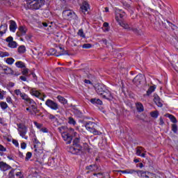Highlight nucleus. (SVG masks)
Listing matches in <instances>:
<instances>
[{"label":"nucleus","instance_id":"33","mask_svg":"<svg viewBox=\"0 0 178 178\" xmlns=\"http://www.w3.org/2000/svg\"><path fill=\"white\" fill-rule=\"evenodd\" d=\"M77 34L78 35H79V37H81L82 38H86V35L84 34V31H83V29H79Z\"/></svg>","mask_w":178,"mask_h":178},{"label":"nucleus","instance_id":"23","mask_svg":"<svg viewBox=\"0 0 178 178\" xmlns=\"http://www.w3.org/2000/svg\"><path fill=\"white\" fill-rule=\"evenodd\" d=\"M136 105L138 112H144V106H143V104L138 102Z\"/></svg>","mask_w":178,"mask_h":178},{"label":"nucleus","instance_id":"16","mask_svg":"<svg viewBox=\"0 0 178 178\" xmlns=\"http://www.w3.org/2000/svg\"><path fill=\"white\" fill-rule=\"evenodd\" d=\"M29 92H30L31 95H33V97H35L36 98L40 97V96L42 94L40 90H36L35 88H31L29 90Z\"/></svg>","mask_w":178,"mask_h":178},{"label":"nucleus","instance_id":"19","mask_svg":"<svg viewBox=\"0 0 178 178\" xmlns=\"http://www.w3.org/2000/svg\"><path fill=\"white\" fill-rule=\"evenodd\" d=\"M6 30H8V24H4L1 25L0 26V37H2L5 33H6Z\"/></svg>","mask_w":178,"mask_h":178},{"label":"nucleus","instance_id":"58","mask_svg":"<svg viewBox=\"0 0 178 178\" xmlns=\"http://www.w3.org/2000/svg\"><path fill=\"white\" fill-rule=\"evenodd\" d=\"M27 76H21L20 77H19V79H21V80H22V81H27Z\"/></svg>","mask_w":178,"mask_h":178},{"label":"nucleus","instance_id":"18","mask_svg":"<svg viewBox=\"0 0 178 178\" xmlns=\"http://www.w3.org/2000/svg\"><path fill=\"white\" fill-rule=\"evenodd\" d=\"M141 177L142 178H156V177H155V174H152L148 172H142Z\"/></svg>","mask_w":178,"mask_h":178},{"label":"nucleus","instance_id":"48","mask_svg":"<svg viewBox=\"0 0 178 178\" xmlns=\"http://www.w3.org/2000/svg\"><path fill=\"white\" fill-rule=\"evenodd\" d=\"M32 108H31L30 107H28L26 108V111L28 112H29V113H31V115H36L37 113H34V111H33V109L31 110Z\"/></svg>","mask_w":178,"mask_h":178},{"label":"nucleus","instance_id":"11","mask_svg":"<svg viewBox=\"0 0 178 178\" xmlns=\"http://www.w3.org/2000/svg\"><path fill=\"white\" fill-rule=\"evenodd\" d=\"M145 149L141 146H138L136 147V155L138 156H141V158H145Z\"/></svg>","mask_w":178,"mask_h":178},{"label":"nucleus","instance_id":"40","mask_svg":"<svg viewBox=\"0 0 178 178\" xmlns=\"http://www.w3.org/2000/svg\"><path fill=\"white\" fill-rule=\"evenodd\" d=\"M6 56H9V53L6 51H0V57L5 58Z\"/></svg>","mask_w":178,"mask_h":178},{"label":"nucleus","instance_id":"41","mask_svg":"<svg viewBox=\"0 0 178 178\" xmlns=\"http://www.w3.org/2000/svg\"><path fill=\"white\" fill-rule=\"evenodd\" d=\"M6 102H8V104H10V105H13V99H12V97H10V96H8L6 99Z\"/></svg>","mask_w":178,"mask_h":178},{"label":"nucleus","instance_id":"35","mask_svg":"<svg viewBox=\"0 0 178 178\" xmlns=\"http://www.w3.org/2000/svg\"><path fill=\"white\" fill-rule=\"evenodd\" d=\"M154 102L157 106H162V103L159 101V97H154Z\"/></svg>","mask_w":178,"mask_h":178},{"label":"nucleus","instance_id":"17","mask_svg":"<svg viewBox=\"0 0 178 178\" xmlns=\"http://www.w3.org/2000/svg\"><path fill=\"white\" fill-rule=\"evenodd\" d=\"M19 31L17 32V34L19 35V37L22 35H26L27 33V27L26 26H19Z\"/></svg>","mask_w":178,"mask_h":178},{"label":"nucleus","instance_id":"45","mask_svg":"<svg viewBox=\"0 0 178 178\" xmlns=\"http://www.w3.org/2000/svg\"><path fill=\"white\" fill-rule=\"evenodd\" d=\"M70 133H72L74 137H76V138H80L77 132H74V129H70Z\"/></svg>","mask_w":178,"mask_h":178},{"label":"nucleus","instance_id":"38","mask_svg":"<svg viewBox=\"0 0 178 178\" xmlns=\"http://www.w3.org/2000/svg\"><path fill=\"white\" fill-rule=\"evenodd\" d=\"M33 124L35 126V127H37V129H38L39 130H40L42 129V127H44V125L42 124H40L37 122H34Z\"/></svg>","mask_w":178,"mask_h":178},{"label":"nucleus","instance_id":"59","mask_svg":"<svg viewBox=\"0 0 178 178\" xmlns=\"http://www.w3.org/2000/svg\"><path fill=\"white\" fill-rule=\"evenodd\" d=\"M40 131H42V133H48V129L45 127H42Z\"/></svg>","mask_w":178,"mask_h":178},{"label":"nucleus","instance_id":"31","mask_svg":"<svg viewBox=\"0 0 178 178\" xmlns=\"http://www.w3.org/2000/svg\"><path fill=\"white\" fill-rule=\"evenodd\" d=\"M21 98L26 102L30 97L26 93L23 92L22 95H21Z\"/></svg>","mask_w":178,"mask_h":178},{"label":"nucleus","instance_id":"53","mask_svg":"<svg viewBox=\"0 0 178 178\" xmlns=\"http://www.w3.org/2000/svg\"><path fill=\"white\" fill-rule=\"evenodd\" d=\"M6 41L9 44L12 42V41H13V38L12 36H10L6 39Z\"/></svg>","mask_w":178,"mask_h":178},{"label":"nucleus","instance_id":"46","mask_svg":"<svg viewBox=\"0 0 178 178\" xmlns=\"http://www.w3.org/2000/svg\"><path fill=\"white\" fill-rule=\"evenodd\" d=\"M14 92L15 95H17V96L19 95L20 97H22L23 92H22V91L20 90V89H16L15 90H14Z\"/></svg>","mask_w":178,"mask_h":178},{"label":"nucleus","instance_id":"12","mask_svg":"<svg viewBox=\"0 0 178 178\" xmlns=\"http://www.w3.org/2000/svg\"><path fill=\"white\" fill-rule=\"evenodd\" d=\"M1 160V159L0 158V170H2V172H6V170H10V169H12L10 165Z\"/></svg>","mask_w":178,"mask_h":178},{"label":"nucleus","instance_id":"28","mask_svg":"<svg viewBox=\"0 0 178 178\" xmlns=\"http://www.w3.org/2000/svg\"><path fill=\"white\" fill-rule=\"evenodd\" d=\"M150 115L152 118H154V119H156V118L159 116V112H158V111H152L150 113Z\"/></svg>","mask_w":178,"mask_h":178},{"label":"nucleus","instance_id":"32","mask_svg":"<svg viewBox=\"0 0 178 178\" xmlns=\"http://www.w3.org/2000/svg\"><path fill=\"white\" fill-rule=\"evenodd\" d=\"M8 47L10 48H16V47H17V43L13 40L12 42H10V43H8Z\"/></svg>","mask_w":178,"mask_h":178},{"label":"nucleus","instance_id":"5","mask_svg":"<svg viewBox=\"0 0 178 178\" xmlns=\"http://www.w3.org/2000/svg\"><path fill=\"white\" fill-rule=\"evenodd\" d=\"M115 20L118 22V24L121 26V27H123V29H125L126 30H129V31H133L134 33H136V34L138 33V29L137 28L134 27H130L129 24L127 23L122 22V20H120L118 16L115 17Z\"/></svg>","mask_w":178,"mask_h":178},{"label":"nucleus","instance_id":"8","mask_svg":"<svg viewBox=\"0 0 178 178\" xmlns=\"http://www.w3.org/2000/svg\"><path fill=\"white\" fill-rule=\"evenodd\" d=\"M26 102L31 106V108L34 113H37V112H38V110L37 109V103H35L33 99L29 97Z\"/></svg>","mask_w":178,"mask_h":178},{"label":"nucleus","instance_id":"20","mask_svg":"<svg viewBox=\"0 0 178 178\" xmlns=\"http://www.w3.org/2000/svg\"><path fill=\"white\" fill-rule=\"evenodd\" d=\"M1 69L4 72L5 74H13V70L9 67H1Z\"/></svg>","mask_w":178,"mask_h":178},{"label":"nucleus","instance_id":"61","mask_svg":"<svg viewBox=\"0 0 178 178\" xmlns=\"http://www.w3.org/2000/svg\"><path fill=\"white\" fill-rule=\"evenodd\" d=\"M40 24L42 25V27H48V24L47 22H40Z\"/></svg>","mask_w":178,"mask_h":178},{"label":"nucleus","instance_id":"52","mask_svg":"<svg viewBox=\"0 0 178 178\" xmlns=\"http://www.w3.org/2000/svg\"><path fill=\"white\" fill-rule=\"evenodd\" d=\"M47 96L45 95H44L43 93H42L40 95V97H38L39 98V99H41V101H45V97Z\"/></svg>","mask_w":178,"mask_h":178},{"label":"nucleus","instance_id":"9","mask_svg":"<svg viewBox=\"0 0 178 178\" xmlns=\"http://www.w3.org/2000/svg\"><path fill=\"white\" fill-rule=\"evenodd\" d=\"M134 84L140 86L144 81V75L143 74H138L133 80Z\"/></svg>","mask_w":178,"mask_h":178},{"label":"nucleus","instance_id":"24","mask_svg":"<svg viewBox=\"0 0 178 178\" xmlns=\"http://www.w3.org/2000/svg\"><path fill=\"white\" fill-rule=\"evenodd\" d=\"M0 106L3 111H5V109H8V108H9V106H8L6 102H1Z\"/></svg>","mask_w":178,"mask_h":178},{"label":"nucleus","instance_id":"36","mask_svg":"<svg viewBox=\"0 0 178 178\" xmlns=\"http://www.w3.org/2000/svg\"><path fill=\"white\" fill-rule=\"evenodd\" d=\"M90 133H92L95 136H101V134H102L101 131L95 129V128L91 131Z\"/></svg>","mask_w":178,"mask_h":178},{"label":"nucleus","instance_id":"26","mask_svg":"<svg viewBox=\"0 0 178 178\" xmlns=\"http://www.w3.org/2000/svg\"><path fill=\"white\" fill-rule=\"evenodd\" d=\"M19 54H24L26 52V46L22 45L18 47Z\"/></svg>","mask_w":178,"mask_h":178},{"label":"nucleus","instance_id":"37","mask_svg":"<svg viewBox=\"0 0 178 178\" xmlns=\"http://www.w3.org/2000/svg\"><path fill=\"white\" fill-rule=\"evenodd\" d=\"M124 16H126V13L124 12H122V13H117L115 17H118V19L119 17L120 19H123Z\"/></svg>","mask_w":178,"mask_h":178},{"label":"nucleus","instance_id":"62","mask_svg":"<svg viewBox=\"0 0 178 178\" xmlns=\"http://www.w3.org/2000/svg\"><path fill=\"white\" fill-rule=\"evenodd\" d=\"M149 90L150 91H152V92H154L155 91V87H154V86H150V87L149 88Z\"/></svg>","mask_w":178,"mask_h":178},{"label":"nucleus","instance_id":"39","mask_svg":"<svg viewBox=\"0 0 178 178\" xmlns=\"http://www.w3.org/2000/svg\"><path fill=\"white\" fill-rule=\"evenodd\" d=\"M92 44L88 43V44H84L82 46V48L85 49H90V48H92Z\"/></svg>","mask_w":178,"mask_h":178},{"label":"nucleus","instance_id":"47","mask_svg":"<svg viewBox=\"0 0 178 178\" xmlns=\"http://www.w3.org/2000/svg\"><path fill=\"white\" fill-rule=\"evenodd\" d=\"M33 144H35L34 147H35V145H38V144H40V141L38 140V139H37L36 136H35L33 138Z\"/></svg>","mask_w":178,"mask_h":178},{"label":"nucleus","instance_id":"34","mask_svg":"<svg viewBox=\"0 0 178 178\" xmlns=\"http://www.w3.org/2000/svg\"><path fill=\"white\" fill-rule=\"evenodd\" d=\"M22 74L23 76H29V69L26 67L22 69Z\"/></svg>","mask_w":178,"mask_h":178},{"label":"nucleus","instance_id":"42","mask_svg":"<svg viewBox=\"0 0 178 178\" xmlns=\"http://www.w3.org/2000/svg\"><path fill=\"white\" fill-rule=\"evenodd\" d=\"M5 95H6V92L0 89V99H3V97H5Z\"/></svg>","mask_w":178,"mask_h":178},{"label":"nucleus","instance_id":"54","mask_svg":"<svg viewBox=\"0 0 178 178\" xmlns=\"http://www.w3.org/2000/svg\"><path fill=\"white\" fill-rule=\"evenodd\" d=\"M0 152H6V147H4L3 145L0 144Z\"/></svg>","mask_w":178,"mask_h":178},{"label":"nucleus","instance_id":"27","mask_svg":"<svg viewBox=\"0 0 178 178\" xmlns=\"http://www.w3.org/2000/svg\"><path fill=\"white\" fill-rule=\"evenodd\" d=\"M5 62L8 65H13L15 63V60L13 58H8L6 59Z\"/></svg>","mask_w":178,"mask_h":178},{"label":"nucleus","instance_id":"15","mask_svg":"<svg viewBox=\"0 0 178 178\" xmlns=\"http://www.w3.org/2000/svg\"><path fill=\"white\" fill-rule=\"evenodd\" d=\"M81 9L83 13L88 12V9H90V4H88L87 1H83L81 6Z\"/></svg>","mask_w":178,"mask_h":178},{"label":"nucleus","instance_id":"64","mask_svg":"<svg viewBox=\"0 0 178 178\" xmlns=\"http://www.w3.org/2000/svg\"><path fill=\"white\" fill-rule=\"evenodd\" d=\"M103 27L104 28L109 27V24L108 22H104L103 24Z\"/></svg>","mask_w":178,"mask_h":178},{"label":"nucleus","instance_id":"25","mask_svg":"<svg viewBox=\"0 0 178 178\" xmlns=\"http://www.w3.org/2000/svg\"><path fill=\"white\" fill-rule=\"evenodd\" d=\"M32 156H33V153H31V152H28L26 154V156H25L26 162H29V161H30V159H31Z\"/></svg>","mask_w":178,"mask_h":178},{"label":"nucleus","instance_id":"2","mask_svg":"<svg viewBox=\"0 0 178 178\" xmlns=\"http://www.w3.org/2000/svg\"><path fill=\"white\" fill-rule=\"evenodd\" d=\"M26 3L31 9L37 10L44 6L45 0H26Z\"/></svg>","mask_w":178,"mask_h":178},{"label":"nucleus","instance_id":"3","mask_svg":"<svg viewBox=\"0 0 178 178\" xmlns=\"http://www.w3.org/2000/svg\"><path fill=\"white\" fill-rule=\"evenodd\" d=\"M80 138H75V139L73 141L72 146L70 147L69 148V152H71V154H79L81 149H83V147L80 145Z\"/></svg>","mask_w":178,"mask_h":178},{"label":"nucleus","instance_id":"14","mask_svg":"<svg viewBox=\"0 0 178 178\" xmlns=\"http://www.w3.org/2000/svg\"><path fill=\"white\" fill-rule=\"evenodd\" d=\"M9 29L10 31H12V33H15L16 30L17 29V24H16V22L13 20H10Z\"/></svg>","mask_w":178,"mask_h":178},{"label":"nucleus","instance_id":"44","mask_svg":"<svg viewBox=\"0 0 178 178\" xmlns=\"http://www.w3.org/2000/svg\"><path fill=\"white\" fill-rule=\"evenodd\" d=\"M95 168V165H90L89 166H87L86 169H87V170H90V172H93V170H95V168Z\"/></svg>","mask_w":178,"mask_h":178},{"label":"nucleus","instance_id":"49","mask_svg":"<svg viewBox=\"0 0 178 178\" xmlns=\"http://www.w3.org/2000/svg\"><path fill=\"white\" fill-rule=\"evenodd\" d=\"M49 118L51 120H54V121H56L58 120V119L56 118V117H55V115H52V114H50L49 115Z\"/></svg>","mask_w":178,"mask_h":178},{"label":"nucleus","instance_id":"29","mask_svg":"<svg viewBox=\"0 0 178 178\" xmlns=\"http://www.w3.org/2000/svg\"><path fill=\"white\" fill-rule=\"evenodd\" d=\"M168 118L172 123H177V119L173 115L168 114Z\"/></svg>","mask_w":178,"mask_h":178},{"label":"nucleus","instance_id":"56","mask_svg":"<svg viewBox=\"0 0 178 178\" xmlns=\"http://www.w3.org/2000/svg\"><path fill=\"white\" fill-rule=\"evenodd\" d=\"M26 147H27V144H26V143H21L22 149H26Z\"/></svg>","mask_w":178,"mask_h":178},{"label":"nucleus","instance_id":"50","mask_svg":"<svg viewBox=\"0 0 178 178\" xmlns=\"http://www.w3.org/2000/svg\"><path fill=\"white\" fill-rule=\"evenodd\" d=\"M9 177H13L15 176V170L12 169L8 173Z\"/></svg>","mask_w":178,"mask_h":178},{"label":"nucleus","instance_id":"63","mask_svg":"<svg viewBox=\"0 0 178 178\" xmlns=\"http://www.w3.org/2000/svg\"><path fill=\"white\" fill-rule=\"evenodd\" d=\"M163 123H165V122H163V119H162V118H160V119H159V124H160L161 126H162V124H163Z\"/></svg>","mask_w":178,"mask_h":178},{"label":"nucleus","instance_id":"30","mask_svg":"<svg viewBox=\"0 0 178 178\" xmlns=\"http://www.w3.org/2000/svg\"><path fill=\"white\" fill-rule=\"evenodd\" d=\"M68 123L69 124H73V126H76V120L72 117L68 118Z\"/></svg>","mask_w":178,"mask_h":178},{"label":"nucleus","instance_id":"13","mask_svg":"<svg viewBox=\"0 0 178 178\" xmlns=\"http://www.w3.org/2000/svg\"><path fill=\"white\" fill-rule=\"evenodd\" d=\"M85 127H86L87 130H88L89 131H91L93 129H95V127H97V124H95V122L89 121V122H86Z\"/></svg>","mask_w":178,"mask_h":178},{"label":"nucleus","instance_id":"10","mask_svg":"<svg viewBox=\"0 0 178 178\" xmlns=\"http://www.w3.org/2000/svg\"><path fill=\"white\" fill-rule=\"evenodd\" d=\"M62 137H63V139L64 140V141L66 142V144L72 143V140H73V138L67 132H63L62 134Z\"/></svg>","mask_w":178,"mask_h":178},{"label":"nucleus","instance_id":"43","mask_svg":"<svg viewBox=\"0 0 178 178\" xmlns=\"http://www.w3.org/2000/svg\"><path fill=\"white\" fill-rule=\"evenodd\" d=\"M171 128L173 133H177V124H172Z\"/></svg>","mask_w":178,"mask_h":178},{"label":"nucleus","instance_id":"22","mask_svg":"<svg viewBox=\"0 0 178 178\" xmlns=\"http://www.w3.org/2000/svg\"><path fill=\"white\" fill-rule=\"evenodd\" d=\"M15 66L19 69H24V67H26V64H24L23 61H17L15 63Z\"/></svg>","mask_w":178,"mask_h":178},{"label":"nucleus","instance_id":"55","mask_svg":"<svg viewBox=\"0 0 178 178\" xmlns=\"http://www.w3.org/2000/svg\"><path fill=\"white\" fill-rule=\"evenodd\" d=\"M15 175L17 176V177L19 178H23V175L22 174V172H17Z\"/></svg>","mask_w":178,"mask_h":178},{"label":"nucleus","instance_id":"51","mask_svg":"<svg viewBox=\"0 0 178 178\" xmlns=\"http://www.w3.org/2000/svg\"><path fill=\"white\" fill-rule=\"evenodd\" d=\"M13 144L17 147H19V142L16 139H13Z\"/></svg>","mask_w":178,"mask_h":178},{"label":"nucleus","instance_id":"57","mask_svg":"<svg viewBox=\"0 0 178 178\" xmlns=\"http://www.w3.org/2000/svg\"><path fill=\"white\" fill-rule=\"evenodd\" d=\"M83 82L85 83V84H90L91 86H92V82H91V81L88 79H84Z\"/></svg>","mask_w":178,"mask_h":178},{"label":"nucleus","instance_id":"21","mask_svg":"<svg viewBox=\"0 0 178 178\" xmlns=\"http://www.w3.org/2000/svg\"><path fill=\"white\" fill-rule=\"evenodd\" d=\"M57 99L60 102V104H63V105H66V104H67V99L60 95L57 97Z\"/></svg>","mask_w":178,"mask_h":178},{"label":"nucleus","instance_id":"6","mask_svg":"<svg viewBox=\"0 0 178 178\" xmlns=\"http://www.w3.org/2000/svg\"><path fill=\"white\" fill-rule=\"evenodd\" d=\"M45 105H47L48 108H50V109H52L53 111H58V109H59V104L49 99L45 102Z\"/></svg>","mask_w":178,"mask_h":178},{"label":"nucleus","instance_id":"4","mask_svg":"<svg viewBox=\"0 0 178 178\" xmlns=\"http://www.w3.org/2000/svg\"><path fill=\"white\" fill-rule=\"evenodd\" d=\"M63 17L65 20H76L77 19V15L73 11V10L66 9L63 11Z\"/></svg>","mask_w":178,"mask_h":178},{"label":"nucleus","instance_id":"1","mask_svg":"<svg viewBox=\"0 0 178 178\" xmlns=\"http://www.w3.org/2000/svg\"><path fill=\"white\" fill-rule=\"evenodd\" d=\"M97 94L99 95L103 99H107L108 101H112L113 99V95L109 90L106 89V87L102 84L97 85L95 88Z\"/></svg>","mask_w":178,"mask_h":178},{"label":"nucleus","instance_id":"7","mask_svg":"<svg viewBox=\"0 0 178 178\" xmlns=\"http://www.w3.org/2000/svg\"><path fill=\"white\" fill-rule=\"evenodd\" d=\"M18 131L21 137L27 139L26 137V134H27V127L25 125L19 124Z\"/></svg>","mask_w":178,"mask_h":178},{"label":"nucleus","instance_id":"60","mask_svg":"<svg viewBox=\"0 0 178 178\" xmlns=\"http://www.w3.org/2000/svg\"><path fill=\"white\" fill-rule=\"evenodd\" d=\"M97 99L94 98L90 99L91 104H97Z\"/></svg>","mask_w":178,"mask_h":178}]
</instances>
